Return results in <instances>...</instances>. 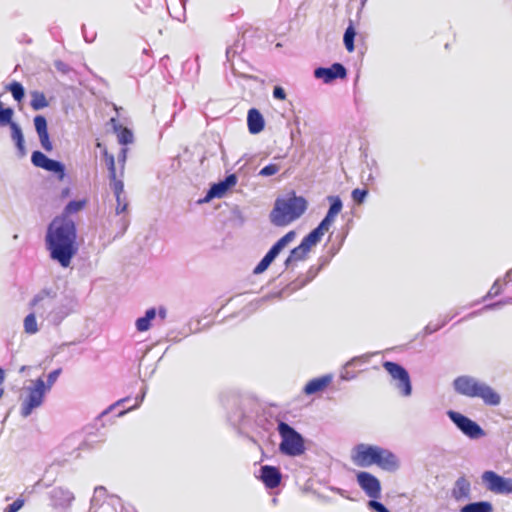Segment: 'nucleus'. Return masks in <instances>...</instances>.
Wrapping results in <instances>:
<instances>
[{"mask_svg": "<svg viewBox=\"0 0 512 512\" xmlns=\"http://www.w3.org/2000/svg\"><path fill=\"white\" fill-rule=\"evenodd\" d=\"M47 296H48V293H46V292L36 295L31 302V306L35 307L40 301L44 300V298Z\"/></svg>", "mask_w": 512, "mask_h": 512, "instance_id": "obj_39", "label": "nucleus"}, {"mask_svg": "<svg viewBox=\"0 0 512 512\" xmlns=\"http://www.w3.org/2000/svg\"><path fill=\"white\" fill-rule=\"evenodd\" d=\"M383 367L390 376L397 381L396 387L400 394L404 397L410 396L412 392V385L407 370L398 363L391 361H385L383 363Z\"/></svg>", "mask_w": 512, "mask_h": 512, "instance_id": "obj_9", "label": "nucleus"}, {"mask_svg": "<svg viewBox=\"0 0 512 512\" xmlns=\"http://www.w3.org/2000/svg\"><path fill=\"white\" fill-rule=\"evenodd\" d=\"M34 126L42 148L47 152H51L53 150V144L50 141L46 118L43 115L35 116Z\"/></svg>", "mask_w": 512, "mask_h": 512, "instance_id": "obj_17", "label": "nucleus"}, {"mask_svg": "<svg viewBox=\"0 0 512 512\" xmlns=\"http://www.w3.org/2000/svg\"><path fill=\"white\" fill-rule=\"evenodd\" d=\"M470 495V483L465 477L457 479L455 486L452 490V496L456 500L466 499Z\"/></svg>", "mask_w": 512, "mask_h": 512, "instance_id": "obj_22", "label": "nucleus"}, {"mask_svg": "<svg viewBox=\"0 0 512 512\" xmlns=\"http://www.w3.org/2000/svg\"><path fill=\"white\" fill-rule=\"evenodd\" d=\"M159 316H160L162 319H165V317H166V311H165V309L161 308V309L159 310Z\"/></svg>", "mask_w": 512, "mask_h": 512, "instance_id": "obj_41", "label": "nucleus"}, {"mask_svg": "<svg viewBox=\"0 0 512 512\" xmlns=\"http://www.w3.org/2000/svg\"><path fill=\"white\" fill-rule=\"evenodd\" d=\"M273 96H274V98L279 99V100L286 99V93H285L284 89L280 86L274 87Z\"/></svg>", "mask_w": 512, "mask_h": 512, "instance_id": "obj_38", "label": "nucleus"}, {"mask_svg": "<svg viewBox=\"0 0 512 512\" xmlns=\"http://www.w3.org/2000/svg\"><path fill=\"white\" fill-rule=\"evenodd\" d=\"M260 478L267 488L274 489L280 485L282 475L278 468L265 465L261 467Z\"/></svg>", "mask_w": 512, "mask_h": 512, "instance_id": "obj_19", "label": "nucleus"}, {"mask_svg": "<svg viewBox=\"0 0 512 512\" xmlns=\"http://www.w3.org/2000/svg\"><path fill=\"white\" fill-rule=\"evenodd\" d=\"M116 214L125 213L128 209V200L125 194L120 196V199L116 198Z\"/></svg>", "mask_w": 512, "mask_h": 512, "instance_id": "obj_34", "label": "nucleus"}, {"mask_svg": "<svg viewBox=\"0 0 512 512\" xmlns=\"http://www.w3.org/2000/svg\"><path fill=\"white\" fill-rule=\"evenodd\" d=\"M355 36H356V31L353 27V24L350 23V25L345 30L344 38H343L345 48L350 53L353 52L355 49V46H354Z\"/></svg>", "mask_w": 512, "mask_h": 512, "instance_id": "obj_26", "label": "nucleus"}, {"mask_svg": "<svg viewBox=\"0 0 512 512\" xmlns=\"http://www.w3.org/2000/svg\"><path fill=\"white\" fill-rule=\"evenodd\" d=\"M322 238V235L315 231L314 229L306 235L301 243L291 250L289 256L286 258L284 265L286 268L292 266L294 263L298 261H303L307 258L308 253L311 248L317 245Z\"/></svg>", "mask_w": 512, "mask_h": 512, "instance_id": "obj_8", "label": "nucleus"}, {"mask_svg": "<svg viewBox=\"0 0 512 512\" xmlns=\"http://www.w3.org/2000/svg\"><path fill=\"white\" fill-rule=\"evenodd\" d=\"M482 479L492 492L498 494L512 493V479L501 477L493 471H485Z\"/></svg>", "mask_w": 512, "mask_h": 512, "instance_id": "obj_12", "label": "nucleus"}, {"mask_svg": "<svg viewBox=\"0 0 512 512\" xmlns=\"http://www.w3.org/2000/svg\"><path fill=\"white\" fill-rule=\"evenodd\" d=\"M103 155L109 171V179H114L116 175L114 156L112 154H109L106 149L104 150Z\"/></svg>", "mask_w": 512, "mask_h": 512, "instance_id": "obj_29", "label": "nucleus"}, {"mask_svg": "<svg viewBox=\"0 0 512 512\" xmlns=\"http://www.w3.org/2000/svg\"><path fill=\"white\" fill-rule=\"evenodd\" d=\"M237 183V177L235 174L228 175L223 181H220L209 189L206 200L212 198H222L228 189L235 186Z\"/></svg>", "mask_w": 512, "mask_h": 512, "instance_id": "obj_18", "label": "nucleus"}, {"mask_svg": "<svg viewBox=\"0 0 512 512\" xmlns=\"http://www.w3.org/2000/svg\"><path fill=\"white\" fill-rule=\"evenodd\" d=\"M449 418L453 423L468 437L472 439L480 438L484 435L482 428L468 417L459 412L448 411Z\"/></svg>", "mask_w": 512, "mask_h": 512, "instance_id": "obj_11", "label": "nucleus"}, {"mask_svg": "<svg viewBox=\"0 0 512 512\" xmlns=\"http://www.w3.org/2000/svg\"><path fill=\"white\" fill-rule=\"evenodd\" d=\"M28 395L22 401L21 415L29 416L35 408L42 405L46 393L45 382L42 378H38L33 382V386L28 387Z\"/></svg>", "mask_w": 512, "mask_h": 512, "instance_id": "obj_7", "label": "nucleus"}, {"mask_svg": "<svg viewBox=\"0 0 512 512\" xmlns=\"http://www.w3.org/2000/svg\"><path fill=\"white\" fill-rule=\"evenodd\" d=\"M357 483L366 495L372 499H377L381 495V483L373 474L360 471L356 475Z\"/></svg>", "mask_w": 512, "mask_h": 512, "instance_id": "obj_13", "label": "nucleus"}, {"mask_svg": "<svg viewBox=\"0 0 512 512\" xmlns=\"http://www.w3.org/2000/svg\"><path fill=\"white\" fill-rule=\"evenodd\" d=\"M7 90L11 92L13 98L17 102H21L25 96V91L21 83L13 81L7 86Z\"/></svg>", "mask_w": 512, "mask_h": 512, "instance_id": "obj_27", "label": "nucleus"}, {"mask_svg": "<svg viewBox=\"0 0 512 512\" xmlns=\"http://www.w3.org/2000/svg\"><path fill=\"white\" fill-rule=\"evenodd\" d=\"M61 371L62 370L60 368H58L48 374L47 384H45L47 391H49L51 389V387L53 386V384L56 382L57 378L61 374Z\"/></svg>", "mask_w": 512, "mask_h": 512, "instance_id": "obj_35", "label": "nucleus"}, {"mask_svg": "<svg viewBox=\"0 0 512 512\" xmlns=\"http://www.w3.org/2000/svg\"><path fill=\"white\" fill-rule=\"evenodd\" d=\"M453 386L458 394L469 398H480L487 406H497L501 402V396L488 384L471 376H459Z\"/></svg>", "mask_w": 512, "mask_h": 512, "instance_id": "obj_3", "label": "nucleus"}, {"mask_svg": "<svg viewBox=\"0 0 512 512\" xmlns=\"http://www.w3.org/2000/svg\"><path fill=\"white\" fill-rule=\"evenodd\" d=\"M296 234L294 231H289L283 237H281L266 253L262 260L254 268L253 273L258 275L265 272L274 259L280 254V252L294 240Z\"/></svg>", "mask_w": 512, "mask_h": 512, "instance_id": "obj_10", "label": "nucleus"}, {"mask_svg": "<svg viewBox=\"0 0 512 512\" xmlns=\"http://www.w3.org/2000/svg\"><path fill=\"white\" fill-rule=\"evenodd\" d=\"M24 503L25 501L23 498H17L4 509V512H18L24 506Z\"/></svg>", "mask_w": 512, "mask_h": 512, "instance_id": "obj_36", "label": "nucleus"}, {"mask_svg": "<svg viewBox=\"0 0 512 512\" xmlns=\"http://www.w3.org/2000/svg\"><path fill=\"white\" fill-rule=\"evenodd\" d=\"M31 102L30 106L33 110L38 111L44 109L49 106V101L47 100L45 94L41 91H31Z\"/></svg>", "mask_w": 512, "mask_h": 512, "instance_id": "obj_23", "label": "nucleus"}, {"mask_svg": "<svg viewBox=\"0 0 512 512\" xmlns=\"http://www.w3.org/2000/svg\"><path fill=\"white\" fill-rule=\"evenodd\" d=\"M461 512H492L493 507L490 502L480 501L473 502L463 506L460 510Z\"/></svg>", "mask_w": 512, "mask_h": 512, "instance_id": "obj_25", "label": "nucleus"}, {"mask_svg": "<svg viewBox=\"0 0 512 512\" xmlns=\"http://www.w3.org/2000/svg\"><path fill=\"white\" fill-rule=\"evenodd\" d=\"M31 161L34 166L42 168L46 171L54 172L58 178L62 180L65 176V168L59 161L48 158L40 151H34L31 156Z\"/></svg>", "mask_w": 512, "mask_h": 512, "instance_id": "obj_14", "label": "nucleus"}, {"mask_svg": "<svg viewBox=\"0 0 512 512\" xmlns=\"http://www.w3.org/2000/svg\"><path fill=\"white\" fill-rule=\"evenodd\" d=\"M156 317V310L150 308L146 311L145 316L138 318L136 321V328L139 332H145L150 329L151 321Z\"/></svg>", "mask_w": 512, "mask_h": 512, "instance_id": "obj_24", "label": "nucleus"}, {"mask_svg": "<svg viewBox=\"0 0 512 512\" xmlns=\"http://www.w3.org/2000/svg\"><path fill=\"white\" fill-rule=\"evenodd\" d=\"M126 152H127V149L126 148H123L121 150V155H122V161L124 162L125 159H126Z\"/></svg>", "mask_w": 512, "mask_h": 512, "instance_id": "obj_42", "label": "nucleus"}, {"mask_svg": "<svg viewBox=\"0 0 512 512\" xmlns=\"http://www.w3.org/2000/svg\"><path fill=\"white\" fill-rule=\"evenodd\" d=\"M85 205L86 200L70 201L65 207L66 215L56 217L49 225L46 235L47 249L51 258L58 261L62 267L70 265L78 250L75 224L67 215L79 212Z\"/></svg>", "mask_w": 512, "mask_h": 512, "instance_id": "obj_1", "label": "nucleus"}, {"mask_svg": "<svg viewBox=\"0 0 512 512\" xmlns=\"http://www.w3.org/2000/svg\"><path fill=\"white\" fill-rule=\"evenodd\" d=\"M328 199L330 201V208L324 219L314 229L315 231H318V233L322 236L330 229L335 221L336 216L342 210V201L338 196H330Z\"/></svg>", "mask_w": 512, "mask_h": 512, "instance_id": "obj_15", "label": "nucleus"}, {"mask_svg": "<svg viewBox=\"0 0 512 512\" xmlns=\"http://www.w3.org/2000/svg\"><path fill=\"white\" fill-rule=\"evenodd\" d=\"M332 381L330 375H323L318 378L311 379L304 387L303 391L306 395H313L324 391Z\"/></svg>", "mask_w": 512, "mask_h": 512, "instance_id": "obj_20", "label": "nucleus"}, {"mask_svg": "<svg viewBox=\"0 0 512 512\" xmlns=\"http://www.w3.org/2000/svg\"><path fill=\"white\" fill-rule=\"evenodd\" d=\"M112 190L115 194V197L120 199V196L124 194V184L121 180L117 179L115 175L114 179H110Z\"/></svg>", "mask_w": 512, "mask_h": 512, "instance_id": "obj_31", "label": "nucleus"}, {"mask_svg": "<svg viewBox=\"0 0 512 512\" xmlns=\"http://www.w3.org/2000/svg\"><path fill=\"white\" fill-rule=\"evenodd\" d=\"M247 124L251 134H258L264 129V118L256 108H251L248 111Z\"/></svg>", "mask_w": 512, "mask_h": 512, "instance_id": "obj_21", "label": "nucleus"}, {"mask_svg": "<svg viewBox=\"0 0 512 512\" xmlns=\"http://www.w3.org/2000/svg\"><path fill=\"white\" fill-rule=\"evenodd\" d=\"M277 430L281 437L279 450L282 454L295 457L305 452L304 439L294 428L281 421Z\"/></svg>", "mask_w": 512, "mask_h": 512, "instance_id": "obj_5", "label": "nucleus"}, {"mask_svg": "<svg viewBox=\"0 0 512 512\" xmlns=\"http://www.w3.org/2000/svg\"><path fill=\"white\" fill-rule=\"evenodd\" d=\"M279 170H280V166L278 164L271 163V164H268L265 167H263L260 170L259 175L272 176V175H275L276 173H278Z\"/></svg>", "mask_w": 512, "mask_h": 512, "instance_id": "obj_33", "label": "nucleus"}, {"mask_svg": "<svg viewBox=\"0 0 512 512\" xmlns=\"http://www.w3.org/2000/svg\"><path fill=\"white\" fill-rule=\"evenodd\" d=\"M306 208V200L294 194L286 199H277L270 214L271 222L276 226H286L299 218Z\"/></svg>", "mask_w": 512, "mask_h": 512, "instance_id": "obj_4", "label": "nucleus"}, {"mask_svg": "<svg viewBox=\"0 0 512 512\" xmlns=\"http://www.w3.org/2000/svg\"><path fill=\"white\" fill-rule=\"evenodd\" d=\"M24 330L27 334H35L38 331V326L34 313H30L25 317Z\"/></svg>", "mask_w": 512, "mask_h": 512, "instance_id": "obj_28", "label": "nucleus"}, {"mask_svg": "<svg viewBox=\"0 0 512 512\" xmlns=\"http://www.w3.org/2000/svg\"><path fill=\"white\" fill-rule=\"evenodd\" d=\"M5 374L4 371L0 368V385L4 382Z\"/></svg>", "mask_w": 512, "mask_h": 512, "instance_id": "obj_40", "label": "nucleus"}, {"mask_svg": "<svg viewBox=\"0 0 512 512\" xmlns=\"http://www.w3.org/2000/svg\"><path fill=\"white\" fill-rule=\"evenodd\" d=\"M367 195H368V190L360 189V188L354 189L351 193V197L357 205L362 204Z\"/></svg>", "mask_w": 512, "mask_h": 512, "instance_id": "obj_32", "label": "nucleus"}, {"mask_svg": "<svg viewBox=\"0 0 512 512\" xmlns=\"http://www.w3.org/2000/svg\"><path fill=\"white\" fill-rule=\"evenodd\" d=\"M14 111L10 107H4L0 102V126H9L11 130V138L21 156L26 154L25 141L21 127L13 121Z\"/></svg>", "mask_w": 512, "mask_h": 512, "instance_id": "obj_6", "label": "nucleus"}, {"mask_svg": "<svg viewBox=\"0 0 512 512\" xmlns=\"http://www.w3.org/2000/svg\"><path fill=\"white\" fill-rule=\"evenodd\" d=\"M117 136H118L119 143L124 144V145L132 143V141H133V134L126 127H120Z\"/></svg>", "mask_w": 512, "mask_h": 512, "instance_id": "obj_30", "label": "nucleus"}, {"mask_svg": "<svg viewBox=\"0 0 512 512\" xmlns=\"http://www.w3.org/2000/svg\"><path fill=\"white\" fill-rule=\"evenodd\" d=\"M369 506L374 509L377 512H389V510L380 502L378 501H370Z\"/></svg>", "mask_w": 512, "mask_h": 512, "instance_id": "obj_37", "label": "nucleus"}, {"mask_svg": "<svg viewBox=\"0 0 512 512\" xmlns=\"http://www.w3.org/2000/svg\"><path fill=\"white\" fill-rule=\"evenodd\" d=\"M346 75V69L340 63H334L329 68L319 67L314 71V76L317 79H322L324 83H330L337 78L343 79Z\"/></svg>", "mask_w": 512, "mask_h": 512, "instance_id": "obj_16", "label": "nucleus"}, {"mask_svg": "<svg viewBox=\"0 0 512 512\" xmlns=\"http://www.w3.org/2000/svg\"><path fill=\"white\" fill-rule=\"evenodd\" d=\"M4 390L0 388V398L3 396Z\"/></svg>", "mask_w": 512, "mask_h": 512, "instance_id": "obj_43", "label": "nucleus"}, {"mask_svg": "<svg viewBox=\"0 0 512 512\" xmlns=\"http://www.w3.org/2000/svg\"><path fill=\"white\" fill-rule=\"evenodd\" d=\"M350 458L357 467L366 468L376 465L388 472L396 471L400 465L397 456L392 451L377 445L364 443L353 447Z\"/></svg>", "mask_w": 512, "mask_h": 512, "instance_id": "obj_2", "label": "nucleus"}]
</instances>
